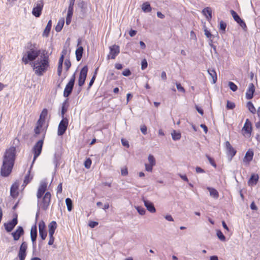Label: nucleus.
Here are the masks:
<instances>
[{
	"mask_svg": "<svg viewBox=\"0 0 260 260\" xmlns=\"http://www.w3.org/2000/svg\"><path fill=\"white\" fill-rule=\"evenodd\" d=\"M22 61L25 64H29L36 75L41 76L49 67L48 52L44 49L31 47L23 54Z\"/></svg>",
	"mask_w": 260,
	"mask_h": 260,
	"instance_id": "1",
	"label": "nucleus"
},
{
	"mask_svg": "<svg viewBox=\"0 0 260 260\" xmlns=\"http://www.w3.org/2000/svg\"><path fill=\"white\" fill-rule=\"evenodd\" d=\"M16 154L15 147H11L6 150L3 157V165L1 168V175L8 177L12 172L14 166Z\"/></svg>",
	"mask_w": 260,
	"mask_h": 260,
	"instance_id": "2",
	"label": "nucleus"
},
{
	"mask_svg": "<svg viewBox=\"0 0 260 260\" xmlns=\"http://www.w3.org/2000/svg\"><path fill=\"white\" fill-rule=\"evenodd\" d=\"M47 187V183L45 181H42L37 193L38 207L44 210H46L48 208L51 197V193L49 192H46L45 193Z\"/></svg>",
	"mask_w": 260,
	"mask_h": 260,
	"instance_id": "3",
	"label": "nucleus"
},
{
	"mask_svg": "<svg viewBox=\"0 0 260 260\" xmlns=\"http://www.w3.org/2000/svg\"><path fill=\"white\" fill-rule=\"evenodd\" d=\"M43 145V140H40L37 142L32 148V152L34 153V159L32 160V165L34 163L37 158L40 155L42 147Z\"/></svg>",
	"mask_w": 260,
	"mask_h": 260,
	"instance_id": "4",
	"label": "nucleus"
},
{
	"mask_svg": "<svg viewBox=\"0 0 260 260\" xmlns=\"http://www.w3.org/2000/svg\"><path fill=\"white\" fill-rule=\"evenodd\" d=\"M44 6V2L43 0L37 1L34 5V7L32 11V14L36 17L40 16Z\"/></svg>",
	"mask_w": 260,
	"mask_h": 260,
	"instance_id": "5",
	"label": "nucleus"
},
{
	"mask_svg": "<svg viewBox=\"0 0 260 260\" xmlns=\"http://www.w3.org/2000/svg\"><path fill=\"white\" fill-rule=\"evenodd\" d=\"M75 81V74H74L73 76H72L71 78L70 79V81L66 85L64 92H63V95L64 97L67 98L68 97L70 94L71 93L74 85V83Z\"/></svg>",
	"mask_w": 260,
	"mask_h": 260,
	"instance_id": "6",
	"label": "nucleus"
},
{
	"mask_svg": "<svg viewBox=\"0 0 260 260\" xmlns=\"http://www.w3.org/2000/svg\"><path fill=\"white\" fill-rule=\"evenodd\" d=\"M68 125V120L67 118H63L60 122L57 131V135L58 136L63 135L66 132Z\"/></svg>",
	"mask_w": 260,
	"mask_h": 260,
	"instance_id": "7",
	"label": "nucleus"
},
{
	"mask_svg": "<svg viewBox=\"0 0 260 260\" xmlns=\"http://www.w3.org/2000/svg\"><path fill=\"white\" fill-rule=\"evenodd\" d=\"M88 72V68L87 66H84L80 72L79 78L78 79V85L82 86L84 85L86 80Z\"/></svg>",
	"mask_w": 260,
	"mask_h": 260,
	"instance_id": "8",
	"label": "nucleus"
},
{
	"mask_svg": "<svg viewBox=\"0 0 260 260\" xmlns=\"http://www.w3.org/2000/svg\"><path fill=\"white\" fill-rule=\"evenodd\" d=\"M110 52L107 56L108 59H115L116 56L119 53V47L116 45H113L110 47Z\"/></svg>",
	"mask_w": 260,
	"mask_h": 260,
	"instance_id": "9",
	"label": "nucleus"
},
{
	"mask_svg": "<svg viewBox=\"0 0 260 260\" xmlns=\"http://www.w3.org/2000/svg\"><path fill=\"white\" fill-rule=\"evenodd\" d=\"M27 244L26 242H23L20 245L18 252V257L20 260H24L26 256V250Z\"/></svg>",
	"mask_w": 260,
	"mask_h": 260,
	"instance_id": "10",
	"label": "nucleus"
},
{
	"mask_svg": "<svg viewBox=\"0 0 260 260\" xmlns=\"http://www.w3.org/2000/svg\"><path fill=\"white\" fill-rule=\"evenodd\" d=\"M17 216L16 215L12 220L4 223V227L6 231L7 232H11L14 227L17 224Z\"/></svg>",
	"mask_w": 260,
	"mask_h": 260,
	"instance_id": "11",
	"label": "nucleus"
},
{
	"mask_svg": "<svg viewBox=\"0 0 260 260\" xmlns=\"http://www.w3.org/2000/svg\"><path fill=\"white\" fill-rule=\"evenodd\" d=\"M252 131L251 123L248 119L246 120L245 123L243 127L242 131L243 135H250Z\"/></svg>",
	"mask_w": 260,
	"mask_h": 260,
	"instance_id": "12",
	"label": "nucleus"
},
{
	"mask_svg": "<svg viewBox=\"0 0 260 260\" xmlns=\"http://www.w3.org/2000/svg\"><path fill=\"white\" fill-rule=\"evenodd\" d=\"M19 183L17 182L13 184L10 189V195L13 198H16L19 194L18 187Z\"/></svg>",
	"mask_w": 260,
	"mask_h": 260,
	"instance_id": "13",
	"label": "nucleus"
},
{
	"mask_svg": "<svg viewBox=\"0 0 260 260\" xmlns=\"http://www.w3.org/2000/svg\"><path fill=\"white\" fill-rule=\"evenodd\" d=\"M253 152L252 150L249 149L246 153L243 159V162L245 165L248 166L249 162L252 160L253 157Z\"/></svg>",
	"mask_w": 260,
	"mask_h": 260,
	"instance_id": "14",
	"label": "nucleus"
},
{
	"mask_svg": "<svg viewBox=\"0 0 260 260\" xmlns=\"http://www.w3.org/2000/svg\"><path fill=\"white\" fill-rule=\"evenodd\" d=\"M255 91V87L253 83H250L246 92V98L247 100L252 99Z\"/></svg>",
	"mask_w": 260,
	"mask_h": 260,
	"instance_id": "15",
	"label": "nucleus"
},
{
	"mask_svg": "<svg viewBox=\"0 0 260 260\" xmlns=\"http://www.w3.org/2000/svg\"><path fill=\"white\" fill-rule=\"evenodd\" d=\"M24 234V230L22 226H19L15 232L12 233L14 240L17 241L19 240L21 236Z\"/></svg>",
	"mask_w": 260,
	"mask_h": 260,
	"instance_id": "16",
	"label": "nucleus"
},
{
	"mask_svg": "<svg viewBox=\"0 0 260 260\" xmlns=\"http://www.w3.org/2000/svg\"><path fill=\"white\" fill-rule=\"evenodd\" d=\"M30 237L32 242L33 247H35L36 244V240L37 237V228L36 224L33 225L31 228Z\"/></svg>",
	"mask_w": 260,
	"mask_h": 260,
	"instance_id": "17",
	"label": "nucleus"
},
{
	"mask_svg": "<svg viewBox=\"0 0 260 260\" xmlns=\"http://www.w3.org/2000/svg\"><path fill=\"white\" fill-rule=\"evenodd\" d=\"M81 43V40L78 39V48L76 50L75 54L76 59L77 61H80L82 57V54L83 51V48L82 46H79Z\"/></svg>",
	"mask_w": 260,
	"mask_h": 260,
	"instance_id": "18",
	"label": "nucleus"
},
{
	"mask_svg": "<svg viewBox=\"0 0 260 260\" xmlns=\"http://www.w3.org/2000/svg\"><path fill=\"white\" fill-rule=\"evenodd\" d=\"M143 201L145 206L148 211L151 213H155L156 212V209L152 202L144 199H143Z\"/></svg>",
	"mask_w": 260,
	"mask_h": 260,
	"instance_id": "19",
	"label": "nucleus"
},
{
	"mask_svg": "<svg viewBox=\"0 0 260 260\" xmlns=\"http://www.w3.org/2000/svg\"><path fill=\"white\" fill-rule=\"evenodd\" d=\"M225 147L227 151V153L229 155H230L231 158L235 155L236 151L233 148L229 141L225 142Z\"/></svg>",
	"mask_w": 260,
	"mask_h": 260,
	"instance_id": "20",
	"label": "nucleus"
},
{
	"mask_svg": "<svg viewBox=\"0 0 260 260\" xmlns=\"http://www.w3.org/2000/svg\"><path fill=\"white\" fill-rule=\"evenodd\" d=\"M258 178L257 174H252L248 180V185L251 186L255 185L258 180Z\"/></svg>",
	"mask_w": 260,
	"mask_h": 260,
	"instance_id": "21",
	"label": "nucleus"
},
{
	"mask_svg": "<svg viewBox=\"0 0 260 260\" xmlns=\"http://www.w3.org/2000/svg\"><path fill=\"white\" fill-rule=\"evenodd\" d=\"M47 114H48V110L47 109H44L41 114H40V118L38 120V122L40 124V123H43L44 124V122H45V119H46V116H47Z\"/></svg>",
	"mask_w": 260,
	"mask_h": 260,
	"instance_id": "22",
	"label": "nucleus"
},
{
	"mask_svg": "<svg viewBox=\"0 0 260 260\" xmlns=\"http://www.w3.org/2000/svg\"><path fill=\"white\" fill-rule=\"evenodd\" d=\"M57 228V224L55 221H51L49 225V235H53Z\"/></svg>",
	"mask_w": 260,
	"mask_h": 260,
	"instance_id": "23",
	"label": "nucleus"
},
{
	"mask_svg": "<svg viewBox=\"0 0 260 260\" xmlns=\"http://www.w3.org/2000/svg\"><path fill=\"white\" fill-rule=\"evenodd\" d=\"M51 26H52V21L51 20H50L48 22L47 26H46V27L44 30V32L43 33V37H47L48 36L50 31L51 28Z\"/></svg>",
	"mask_w": 260,
	"mask_h": 260,
	"instance_id": "24",
	"label": "nucleus"
},
{
	"mask_svg": "<svg viewBox=\"0 0 260 260\" xmlns=\"http://www.w3.org/2000/svg\"><path fill=\"white\" fill-rule=\"evenodd\" d=\"M63 59H64V55L62 54L59 59L58 65V68H57V75L59 76H60V75L61 74Z\"/></svg>",
	"mask_w": 260,
	"mask_h": 260,
	"instance_id": "25",
	"label": "nucleus"
},
{
	"mask_svg": "<svg viewBox=\"0 0 260 260\" xmlns=\"http://www.w3.org/2000/svg\"><path fill=\"white\" fill-rule=\"evenodd\" d=\"M203 14L206 16L208 20L211 19L212 18V10L209 7L204 9L202 11Z\"/></svg>",
	"mask_w": 260,
	"mask_h": 260,
	"instance_id": "26",
	"label": "nucleus"
},
{
	"mask_svg": "<svg viewBox=\"0 0 260 260\" xmlns=\"http://www.w3.org/2000/svg\"><path fill=\"white\" fill-rule=\"evenodd\" d=\"M142 10L144 12L148 13L151 11L152 8L148 2H145L142 5Z\"/></svg>",
	"mask_w": 260,
	"mask_h": 260,
	"instance_id": "27",
	"label": "nucleus"
},
{
	"mask_svg": "<svg viewBox=\"0 0 260 260\" xmlns=\"http://www.w3.org/2000/svg\"><path fill=\"white\" fill-rule=\"evenodd\" d=\"M207 189L210 192V195L214 198V199H217L219 197V194L218 191L214 188L208 187H207Z\"/></svg>",
	"mask_w": 260,
	"mask_h": 260,
	"instance_id": "28",
	"label": "nucleus"
},
{
	"mask_svg": "<svg viewBox=\"0 0 260 260\" xmlns=\"http://www.w3.org/2000/svg\"><path fill=\"white\" fill-rule=\"evenodd\" d=\"M64 18H60L59 20V21L57 23V24L55 27V30L57 32H59L62 29V27L64 25Z\"/></svg>",
	"mask_w": 260,
	"mask_h": 260,
	"instance_id": "29",
	"label": "nucleus"
},
{
	"mask_svg": "<svg viewBox=\"0 0 260 260\" xmlns=\"http://www.w3.org/2000/svg\"><path fill=\"white\" fill-rule=\"evenodd\" d=\"M208 73L211 76L213 79V83H215L217 81L216 73L214 69H208Z\"/></svg>",
	"mask_w": 260,
	"mask_h": 260,
	"instance_id": "30",
	"label": "nucleus"
},
{
	"mask_svg": "<svg viewBox=\"0 0 260 260\" xmlns=\"http://www.w3.org/2000/svg\"><path fill=\"white\" fill-rule=\"evenodd\" d=\"M30 173V171L29 170L27 172V174L26 175V176L24 178L23 185L26 186L31 180V179L32 178V176H31Z\"/></svg>",
	"mask_w": 260,
	"mask_h": 260,
	"instance_id": "31",
	"label": "nucleus"
},
{
	"mask_svg": "<svg viewBox=\"0 0 260 260\" xmlns=\"http://www.w3.org/2000/svg\"><path fill=\"white\" fill-rule=\"evenodd\" d=\"M171 135L172 137V139L174 141L178 140L181 138V134L179 132H177L175 131H174L172 133Z\"/></svg>",
	"mask_w": 260,
	"mask_h": 260,
	"instance_id": "32",
	"label": "nucleus"
},
{
	"mask_svg": "<svg viewBox=\"0 0 260 260\" xmlns=\"http://www.w3.org/2000/svg\"><path fill=\"white\" fill-rule=\"evenodd\" d=\"M247 107L251 113L253 114H254L255 113V108L253 104L251 102H248L247 103Z\"/></svg>",
	"mask_w": 260,
	"mask_h": 260,
	"instance_id": "33",
	"label": "nucleus"
},
{
	"mask_svg": "<svg viewBox=\"0 0 260 260\" xmlns=\"http://www.w3.org/2000/svg\"><path fill=\"white\" fill-rule=\"evenodd\" d=\"M148 164L151 165L152 166H155L156 165V160L153 155L152 154H149L148 157Z\"/></svg>",
	"mask_w": 260,
	"mask_h": 260,
	"instance_id": "34",
	"label": "nucleus"
},
{
	"mask_svg": "<svg viewBox=\"0 0 260 260\" xmlns=\"http://www.w3.org/2000/svg\"><path fill=\"white\" fill-rule=\"evenodd\" d=\"M66 203L67 206L68 210L71 211L72 210V201L70 198L66 199Z\"/></svg>",
	"mask_w": 260,
	"mask_h": 260,
	"instance_id": "35",
	"label": "nucleus"
},
{
	"mask_svg": "<svg viewBox=\"0 0 260 260\" xmlns=\"http://www.w3.org/2000/svg\"><path fill=\"white\" fill-rule=\"evenodd\" d=\"M216 235L218 238L222 241H225V237L222 233V232L220 230H217L216 232Z\"/></svg>",
	"mask_w": 260,
	"mask_h": 260,
	"instance_id": "36",
	"label": "nucleus"
},
{
	"mask_svg": "<svg viewBox=\"0 0 260 260\" xmlns=\"http://www.w3.org/2000/svg\"><path fill=\"white\" fill-rule=\"evenodd\" d=\"M231 13L234 19V20L237 22H239L238 21L241 19L240 17L238 16V15L237 14V13L234 11V10H231Z\"/></svg>",
	"mask_w": 260,
	"mask_h": 260,
	"instance_id": "37",
	"label": "nucleus"
},
{
	"mask_svg": "<svg viewBox=\"0 0 260 260\" xmlns=\"http://www.w3.org/2000/svg\"><path fill=\"white\" fill-rule=\"evenodd\" d=\"M135 208L137 209L138 212L141 215H144L145 214L146 210L144 208L140 207V206H137Z\"/></svg>",
	"mask_w": 260,
	"mask_h": 260,
	"instance_id": "38",
	"label": "nucleus"
},
{
	"mask_svg": "<svg viewBox=\"0 0 260 260\" xmlns=\"http://www.w3.org/2000/svg\"><path fill=\"white\" fill-rule=\"evenodd\" d=\"M229 86L233 91H236L238 89L237 86L233 82H229Z\"/></svg>",
	"mask_w": 260,
	"mask_h": 260,
	"instance_id": "39",
	"label": "nucleus"
},
{
	"mask_svg": "<svg viewBox=\"0 0 260 260\" xmlns=\"http://www.w3.org/2000/svg\"><path fill=\"white\" fill-rule=\"evenodd\" d=\"M46 230V225L43 220H41L39 223V231Z\"/></svg>",
	"mask_w": 260,
	"mask_h": 260,
	"instance_id": "40",
	"label": "nucleus"
},
{
	"mask_svg": "<svg viewBox=\"0 0 260 260\" xmlns=\"http://www.w3.org/2000/svg\"><path fill=\"white\" fill-rule=\"evenodd\" d=\"M43 123H39V122L38 121L37 122V126H36V127L35 128V133H36V134H39L40 132V128H42V126H43Z\"/></svg>",
	"mask_w": 260,
	"mask_h": 260,
	"instance_id": "41",
	"label": "nucleus"
},
{
	"mask_svg": "<svg viewBox=\"0 0 260 260\" xmlns=\"http://www.w3.org/2000/svg\"><path fill=\"white\" fill-rule=\"evenodd\" d=\"M91 165V160L89 158L85 160L84 162V166L86 168H90Z\"/></svg>",
	"mask_w": 260,
	"mask_h": 260,
	"instance_id": "42",
	"label": "nucleus"
},
{
	"mask_svg": "<svg viewBox=\"0 0 260 260\" xmlns=\"http://www.w3.org/2000/svg\"><path fill=\"white\" fill-rule=\"evenodd\" d=\"M39 235L42 240H45L47 237V232L45 231H39Z\"/></svg>",
	"mask_w": 260,
	"mask_h": 260,
	"instance_id": "43",
	"label": "nucleus"
},
{
	"mask_svg": "<svg viewBox=\"0 0 260 260\" xmlns=\"http://www.w3.org/2000/svg\"><path fill=\"white\" fill-rule=\"evenodd\" d=\"M98 70V68H97L95 70V73H94V75H93V76L92 77V78H91V79L90 80V82H89V85H88V88H90V87L93 85L94 82V80H95V76H96V71L97 70Z\"/></svg>",
	"mask_w": 260,
	"mask_h": 260,
	"instance_id": "44",
	"label": "nucleus"
},
{
	"mask_svg": "<svg viewBox=\"0 0 260 260\" xmlns=\"http://www.w3.org/2000/svg\"><path fill=\"white\" fill-rule=\"evenodd\" d=\"M235 107V105L234 103L229 101H227L226 108L229 109H233Z\"/></svg>",
	"mask_w": 260,
	"mask_h": 260,
	"instance_id": "45",
	"label": "nucleus"
},
{
	"mask_svg": "<svg viewBox=\"0 0 260 260\" xmlns=\"http://www.w3.org/2000/svg\"><path fill=\"white\" fill-rule=\"evenodd\" d=\"M74 5L73 4H69V6L68 9V14L73 15V9H74Z\"/></svg>",
	"mask_w": 260,
	"mask_h": 260,
	"instance_id": "46",
	"label": "nucleus"
},
{
	"mask_svg": "<svg viewBox=\"0 0 260 260\" xmlns=\"http://www.w3.org/2000/svg\"><path fill=\"white\" fill-rule=\"evenodd\" d=\"M176 87L179 91L184 93L185 90L184 88L181 86V84L179 83H176Z\"/></svg>",
	"mask_w": 260,
	"mask_h": 260,
	"instance_id": "47",
	"label": "nucleus"
},
{
	"mask_svg": "<svg viewBox=\"0 0 260 260\" xmlns=\"http://www.w3.org/2000/svg\"><path fill=\"white\" fill-rule=\"evenodd\" d=\"M145 167L146 171L149 172H151L152 171L153 167H154V166L149 165L148 164H145Z\"/></svg>",
	"mask_w": 260,
	"mask_h": 260,
	"instance_id": "48",
	"label": "nucleus"
},
{
	"mask_svg": "<svg viewBox=\"0 0 260 260\" xmlns=\"http://www.w3.org/2000/svg\"><path fill=\"white\" fill-rule=\"evenodd\" d=\"M148 66L147 61L146 59H144L142 60L141 62V69L142 70H145Z\"/></svg>",
	"mask_w": 260,
	"mask_h": 260,
	"instance_id": "49",
	"label": "nucleus"
},
{
	"mask_svg": "<svg viewBox=\"0 0 260 260\" xmlns=\"http://www.w3.org/2000/svg\"><path fill=\"white\" fill-rule=\"evenodd\" d=\"M220 29L223 31V32L225 31V28L226 27V24L225 23H224L223 21H221L220 22Z\"/></svg>",
	"mask_w": 260,
	"mask_h": 260,
	"instance_id": "50",
	"label": "nucleus"
},
{
	"mask_svg": "<svg viewBox=\"0 0 260 260\" xmlns=\"http://www.w3.org/2000/svg\"><path fill=\"white\" fill-rule=\"evenodd\" d=\"M121 173L122 176H126L128 174V171L126 167H123L121 169Z\"/></svg>",
	"mask_w": 260,
	"mask_h": 260,
	"instance_id": "51",
	"label": "nucleus"
},
{
	"mask_svg": "<svg viewBox=\"0 0 260 260\" xmlns=\"http://www.w3.org/2000/svg\"><path fill=\"white\" fill-rule=\"evenodd\" d=\"M73 15H69L67 14V16L66 18V23L67 25H69L71 22V19Z\"/></svg>",
	"mask_w": 260,
	"mask_h": 260,
	"instance_id": "52",
	"label": "nucleus"
},
{
	"mask_svg": "<svg viewBox=\"0 0 260 260\" xmlns=\"http://www.w3.org/2000/svg\"><path fill=\"white\" fill-rule=\"evenodd\" d=\"M64 66L66 68V70H68L71 66V63L70 60H69V59L65 60Z\"/></svg>",
	"mask_w": 260,
	"mask_h": 260,
	"instance_id": "53",
	"label": "nucleus"
},
{
	"mask_svg": "<svg viewBox=\"0 0 260 260\" xmlns=\"http://www.w3.org/2000/svg\"><path fill=\"white\" fill-rule=\"evenodd\" d=\"M206 156H207L208 159L209 160L210 163L211 164V165L212 166L216 167V164L214 162V160L208 155H207Z\"/></svg>",
	"mask_w": 260,
	"mask_h": 260,
	"instance_id": "54",
	"label": "nucleus"
},
{
	"mask_svg": "<svg viewBox=\"0 0 260 260\" xmlns=\"http://www.w3.org/2000/svg\"><path fill=\"white\" fill-rule=\"evenodd\" d=\"M49 240L48 241V245H51L53 244L54 238L53 237V235H49Z\"/></svg>",
	"mask_w": 260,
	"mask_h": 260,
	"instance_id": "55",
	"label": "nucleus"
},
{
	"mask_svg": "<svg viewBox=\"0 0 260 260\" xmlns=\"http://www.w3.org/2000/svg\"><path fill=\"white\" fill-rule=\"evenodd\" d=\"M237 22L243 29L246 28V25L243 20L241 19Z\"/></svg>",
	"mask_w": 260,
	"mask_h": 260,
	"instance_id": "56",
	"label": "nucleus"
},
{
	"mask_svg": "<svg viewBox=\"0 0 260 260\" xmlns=\"http://www.w3.org/2000/svg\"><path fill=\"white\" fill-rule=\"evenodd\" d=\"M88 225L90 228H93L98 225V222L96 221H91L89 222Z\"/></svg>",
	"mask_w": 260,
	"mask_h": 260,
	"instance_id": "57",
	"label": "nucleus"
},
{
	"mask_svg": "<svg viewBox=\"0 0 260 260\" xmlns=\"http://www.w3.org/2000/svg\"><path fill=\"white\" fill-rule=\"evenodd\" d=\"M122 75L124 76H128L131 74V72L128 69H126L122 72Z\"/></svg>",
	"mask_w": 260,
	"mask_h": 260,
	"instance_id": "58",
	"label": "nucleus"
},
{
	"mask_svg": "<svg viewBox=\"0 0 260 260\" xmlns=\"http://www.w3.org/2000/svg\"><path fill=\"white\" fill-rule=\"evenodd\" d=\"M141 131L144 134L146 135L147 133V127L145 125H142L141 126Z\"/></svg>",
	"mask_w": 260,
	"mask_h": 260,
	"instance_id": "59",
	"label": "nucleus"
},
{
	"mask_svg": "<svg viewBox=\"0 0 260 260\" xmlns=\"http://www.w3.org/2000/svg\"><path fill=\"white\" fill-rule=\"evenodd\" d=\"M196 171L197 173H205L204 170L202 169L199 167H197L196 168Z\"/></svg>",
	"mask_w": 260,
	"mask_h": 260,
	"instance_id": "60",
	"label": "nucleus"
},
{
	"mask_svg": "<svg viewBox=\"0 0 260 260\" xmlns=\"http://www.w3.org/2000/svg\"><path fill=\"white\" fill-rule=\"evenodd\" d=\"M121 143L123 146H126V147H129V145L128 141L124 140V139H121Z\"/></svg>",
	"mask_w": 260,
	"mask_h": 260,
	"instance_id": "61",
	"label": "nucleus"
},
{
	"mask_svg": "<svg viewBox=\"0 0 260 260\" xmlns=\"http://www.w3.org/2000/svg\"><path fill=\"white\" fill-rule=\"evenodd\" d=\"M196 109L200 114H201L202 115H203L204 111L202 108H200L198 106H196Z\"/></svg>",
	"mask_w": 260,
	"mask_h": 260,
	"instance_id": "62",
	"label": "nucleus"
},
{
	"mask_svg": "<svg viewBox=\"0 0 260 260\" xmlns=\"http://www.w3.org/2000/svg\"><path fill=\"white\" fill-rule=\"evenodd\" d=\"M165 219L168 221H173L174 219L171 215H167L165 217Z\"/></svg>",
	"mask_w": 260,
	"mask_h": 260,
	"instance_id": "63",
	"label": "nucleus"
},
{
	"mask_svg": "<svg viewBox=\"0 0 260 260\" xmlns=\"http://www.w3.org/2000/svg\"><path fill=\"white\" fill-rule=\"evenodd\" d=\"M136 34H137V31L133 30V29H131L129 32V35L131 37L135 36L136 35Z\"/></svg>",
	"mask_w": 260,
	"mask_h": 260,
	"instance_id": "64",
	"label": "nucleus"
}]
</instances>
